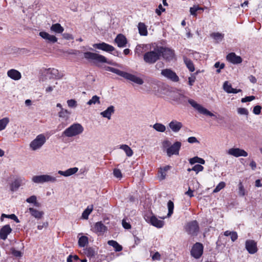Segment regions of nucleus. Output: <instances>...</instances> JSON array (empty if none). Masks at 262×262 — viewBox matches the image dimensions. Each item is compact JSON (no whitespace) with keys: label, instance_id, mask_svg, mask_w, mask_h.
<instances>
[{"label":"nucleus","instance_id":"nucleus-13","mask_svg":"<svg viewBox=\"0 0 262 262\" xmlns=\"http://www.w3.org/2000/svg\"><path fill=\"white\" fill-rule=\"evenodd\" d=\"M245 246L247 250L250 254H254L257 251L256 242L253 240L249 239L246 241Z\"/></svg>","mask_w":262,"mask_h":262},{"label":"nucleus","instance_id":"nucleus-2","mask_svg":"<svg viewBox=\"0 0 262 262\" xmlns=\"http://www.w3.org/2000/svg\"><path fill=\"white\" fill-rule=\"evenodd\" d=\"M182 144L180 142L176 141L172 145L168 140H164L162 143V147L164 150L166 149L167 155L170 157L175 155H178Z\"/></svg>","mask_w":262,"mask_h":262},{"label":"nucleus","instance_id":"nucleus-23","mask_svg":"<svg viewBox=\"0 0 262 262\" xmlns=\"http://www.w3.org/2000/svg\"><path fill=\"white\" fill-rule=\"evenodd\" d=\"M115 113V107L111 105L106 110L100 113V115L108 120L111 119L112 115Z\"/></svg>","mask_w":262,"mask_h":262},{"label":"nucleus","instance_id":"nucleus-20","mask_svg":"<svg viewBox=\"0 0 262 262\" xmlns=\"http://www.w3.org/2000/svg\"><path fill=\"white\" fill-rule=\"evenodd\" d=\"M149 222L152 226L158 228H162L164 225V221L158 219L154 215H152L149 218Z\"/></svg>","mask_w":262,"mask_h":262},{"label":"nucleus","instance_id":"nucleus-12","mask_svg":"<svg viewBox=\"0 0 262 262\" xmlns=\"http://www.w3.org/2000/svg\"><path fill=\"white\" fill-rule=\"evenodd\" d=\"M93 47L98 49L110 53L115 51V48L113 46L103 42L99 43L93 44Z\"/></svg>","mask_w":262,"mask_h":262},{"label":"nucleus","instance_id":"nucleus-1","mask_svg":"<svg viewBox=\"0 0 262 262\" xmlns=\"http://www.w3.org/2000/svg\"><path fill=\"white\" fill-rule=\"evenodd\" d=\"M176 100L180 103H184L188 100L189 103L198 112L202 114L210 117H214L215 115L207 109L203 107L202 105L198 103L195 101L193 99H189L181 94H178L176 97Z\"/></svg>","mask_w":262,"mask_h":262},{"label":"nucleus","instance_id":"nucleus-63","mask_svg":"<svg viewBox=\"0 0 262 262\" xmlns=\"http://www.w3.org/2000/svg\"><path fill=\"white\" fill-rule=\"evenodd\" d=\"M12 253L13 255L16 256V257H20L21 256V253L20 251L16 250L15 249L12 250Z\"/></svg>","mask_w":262,"mask_h":262},{"label":"nucleus","instance_id":"nucleus-21","mask_svg":"<svg viewBox=\"0 0 262 262\" xmlns=\"http://www.w3.org/2000/svg\"><path fill=\"white\" fill-rule=\"evenodd\" d=\"M125 78L139 85H142L144 83L141 78L128 73H127Z\"/></svg>","mask_w":262,"mask_h":262},{"label":"nucleus","instance_id":"nucleus-52","mask_svg":"<svg viewBox=\"0 0 262 262\" xmlns=\"http://www.w3.org/2000/svg\"><path fill=\"white\" fill-rule=\"evenodd\" d=\"M255 99V97L254 96H248L242 99L241 101L242 102H246L251 101L252 100Z\"/></svg>","mask_w":262,"mask_h":262},{"label":"nucleus","instance_id":"nucleus-45","mask_svg":"<svg viewBox=\"0 0 262 262\" xmlns=\"http://www.w3.org/2000/svg\"><path fill=\"white\" fill-rule=\"evenodd\" d=\"M226 186V184L224 182H221L213 190V193H216L220 191L221 189L224 188Z\"/></svg>","mask_w":262,"mask_h":262},{"label":"nucleus","instance_id":"nucleus-35","mask_svg":"<svg viewBox=\"0 0 262 262\" xmlns=\"http://www.w3.org/2000/svg\"><path fill=\"white\" fill-rule=\"evenodd\" d=\"M51 30L56 33H61L63 31L64 29L59 24L57 23L52 25Z\"/></svg>","mask_w":262,"mask_h":262},{"label":"nucleus","instance_id":"nucleus-57","mask_svg":"<svg viewBox=\"0 0 262 262\" xmlns=\"http://www.w3.org/2000/svg\"><path fill=\"white\" fill-rule=\"evenodd\" d=\"M7 218H9V219H10L11 220H13L14 221H15L16 223H19V221L17 217L14 214H12L8 215V217Z\"/></svg>","mask_w":262,"mask_h":262},{"label":"nucleus","instance_id":"nucleus-49","mask_svg":"<svg viewBox=\"0 0 262 262\" xmlns=\"http://www.w3.org/2000/svg\"><path fill=\"white\" fill-rule=\"evenodd\" d=\"M204 169L203 166L201 165L196 164L194 165L192 168V170L195 171L196 173L203 171Z\"/></svg>","mask_w":262,"mask_h":262},{"label":"nucleus","instance_id":"nucleus-40","mask_svg":"<svg viewBox=\"0 0 262 262\" xmlns=\"http://www.w3.org/2000/svg\"><path fill=\"white\" fill-rule=\"evenodd\" d=\"M100 103V97L95 95L92 97V99H91L88 102L87 104L89 105H91L92 104H99Z\"/></svg>","mask_w":262,"mask_h":262},{"label":"nucleus","instance_id":"nucleus-53","mask_svg":"<svg viewBox=\"0 0 262 262\" xmlns=\"http://www.w3.org/2000/svg\"><path fill=\"white\" fill-rule=\"evenodd\" d=\"M261 107L260 105L255 106L254 108L253 112L255 115H259L260 113Z\"/></svg>","mask_w":262,"mask_h":262},{"label":"nucleus","instance_id":"nucleus-30","mask_svg":"<svg viewBox=\"0 0 262 262\" xmlns=\"http://www.w3.org/2000/svg\"><path fill=\"white\" fill-rule=\"evenodd\" d=\"M71 114V113L68 110L61 108V110L58 112V116L62 120L67 121L69 119Z\"/></svg>","mask_w":262,"mask_h":262},{"label":"nucleus","instance_id":"nucleus-9","mask_svg":"<svg viewBox=\"0 0 262 262\" xmlns=\"http://www.w3.org/2000/svg\"><path fill=\"white\" fill-rule=\"evenodd\" d=\"M185 229L188 234L191 235H196L199 230L198 223L196 221L189 222L186 225Z\"/></svg>","mask_w":262,"mask_h":262},{"label":"nucleus","instance_id":"nucleus-4","mask_svg":"<svg viewBox=\"0 0 262 262\" xmlns=\"http://www.w3.org/2000/svg\"><path fill=\"white\" fill-rule=\"evenodd\" d=\"M161 56V49L157 46L153 50L148 51L144 55V60L145 62L152 64L155 63Z\"/></svg>","mask_w":262,"mask_h":262},{"label":"nucleus","instance_id":"nucleus-62","mask_svg":"<svg viewBox=\"0 0 262 262\" xmlns=\"http://www.w3.org/2000/svg\"><path fill=\"white\" fill-rule=\"evenodd\" d=\"M187 141L190 143H194L199 142L197 139L194 137H191L188 138Z\"/></svg>","mask_w":262,"mask_h":262},{"label":"nucleus","instance_id":"nucleus-64","mask_svg":"<svg viewBox=\"0 0 262 262\" xmlns=\"http://www.w3.org/2000/svg\"><path fill=\"white\" fill-rule=\"evenodd\" d=\"M231 239L232 242H234L237 238V234L236 232H232L230 235Z\"/></svg>","mask_w":262,"mask_h":262},{"label":"nucleus","instance_id":"nucleus-61","mask_svg":"<svg viewBox=\"0 0 262 262\" xmlns=\"http://www.w3.org/2000/svg\"><path fill=\"white\" fill-rule=\"evenodd\" d=\"M165 11V9L164 8H163L162 6L161 5V4H160L158 7V9H156V12L158 15H160L161 14V11Z\"/></svg>","mask_w":262,"mask_h":262},{"label":"nucleus","instance_id":"nucleus-46","mask_svg":"<svg viewBox=\"0 0 262 262\" xmlns=\"http://www.w3.org/2000/svg\"><path fill=\"white\" fill-rule=\"evenodd\" d=\"M67 104L69 107L75 108L77 106V101L74 99H70L67 101Z\"/></svg>","mask_w":262,"mask_h":262},{"label":"nucleus","instance_id":"nucleus-56","mask_svg":"<svg viewBox=\"0 0 262 262\" xmlns=\"http://www.w3.org/2000/svg\"><path fill=\"white\" fill-rule=\"evenodd\" d=\"M122 226L123 227L125 228V229H129L131 228V226L129 224V223H127L125 220H122Z\"/></svg>","mask_w":262,"mask_h":262},{"label":"nucleus","instance_id":"nucleus-3","mask_svg":"<svg viewBox=\"0 0 262 262\" xmlns=\"http://www.w3.org/2000/svg\"><path fill=\"white\" fill-rule=\"evenodd\" d=\"M57 177L49 174H43L35 175L32 177L31 181L33 183L37 184H42L44 183H55L58 181Z\"/></svg>","mask_w":262,"mask_h":262},{"label":"nucleus","instance_id":"nucleus-55","mask_svg":"<svg viewBox=\"0 0 262 262\" xmlns=\"http://www.w3.org/2000/svg\"><path fill=\"white\" fill-rule=\"evenodd\" d=\"M39 35L43 39L48 40L50 34L46 32H40Z\"/></svg>","mask_w":262,"mask_h":262},{"label":"nucleus","instance_id":"nucleus-26","mask_svg":"<svg viewBox=\"0 0 262 262\" xmlns=\"http://www.w3.org/2000/svg\"><path fill=\"white\" fill-rule=\"evenodd\" d=\"M45 73L49 78H57L59 77L58 70L54 68L46 70Z\"/></svg>","mask_w":262,"mask_h":262},{"label":"nucleus","instance_id":"nucleus-44","mask_svg":"<svg viewBox=\"0 0 262 262\" xmlns=\"http://www.w3.org/2000/svg\"><path fill=\"white\" fill-rule=\"evenodd\" d=\"M167 207H168V209L167 217H169L173 213V209H174V204H173V203L171 201L169 200L168 202Z\"/></svg>","mask_w":262,"mask_h":262},{"label":"nucleus","instance_id":"nucleus-54","mask_svg":"<svg viewBox=\"0 0 262 262\" xmlns=\"http://www.w3.org/2000/svg\"><path fill=\"white\" fill-rule=\"evenodd\" d=\"M197 9H196V8L195 7V5H194L192 7H191L190 8V13L191 14V15L194 16H196L197 15V13H196V12H197Z\"/></svg>","mask_w":262,"mask_h":262},{"label":"nucleus","instance_id":"nucleus-15","mask_svg":"<svg viewBox=\"0 0 262 262\" xmlns=\"http://www.w3.org/2000/svg\"><path fill=\"white\" fill-rule=\"evenodd\" d=\"M106 230L107 227L101 222L95 223L92 228V230L93 232L100 235L103 234Z\"/></svg>","mask_w":262,"mask_h":262},{"label":"nucleus","instance_id":"nucleus-60","mask_svg":"<svg viewBox=\"0 0 262 262\" xmlns=\"http://www.w3.org/2000/svg\"><path fill=\"white\" fill-rule=\"evenodd\" d=\"M198 159H199L198 157H195L192 158H190L189 160V161L190 164L192 165L196 163H198V161H199Z\"/></svg>","mask_w":262,"mask_h":262},{"label":"nucleus","instance_id":"nucleus-31","mask_svg":"<svg viewBox=\"0 0 262 262\" xmlns=\"http://www.w3.org/2000/svg\"><path fill=\"white\" fill-rule=\"evenodd\" d=\"M119 148L123 150L127 157H130L133 154V150L131 149V148L126 144H122L119 146Z\"/></svg>","mask_w":262,"mask_h":262},{"label":"nucleus","instance_id":"nucleus-48","mask_svg":"<svg viewBox=\"0 0 262 262\" xmlns=\"http://www.w3.org/2000/svg\"><path fill=\"white\" fill-rule=\"evenodd\" d=\"M245 189H244V186L242 182H240L238 184V194L240 196H244L245 195Z\"/></svg>","mask_w":262,"mask_h":262},{"label":"nucleus","instance_id":"nucleus-6","mask_svg":"<svg viewBox=\"0 0 262 262\" xmlns=\"http://www.w3.org/2000/svg\"><path fill=\"white\" fill-rule=\"evenodd\" d=\"M46 142V138L44 134L37 135L30 143L29 146L32 150L35 151L40 149Z\"/></svg>","mask_w":262,"mask_h":262},{"label":"nucleus","instance_id":"nucleus-47","mask_svg":"<svg viewBox=\"0 0 262 262\" xmlns=\"http://www.w3.org/2000/svg\"><path fill=\"white\" fill-rule=\"evenodd\" d=\"M113 73H114L117 74L118 75H119L124 78H125L126 75L127 73V72L121 71H120L118 69H115V68H114Z\"/></svg>","mask_w":262,"mask_h":262},{"label":"nucleus","instance_id":"nucleus-8","mask_svg":"<svg viewBox=\"0 0 262 262\" xmlns=\"http://www.w3.org/2000/svg\"><path fill=\"white\" fill-rule=\"evenodd\" d=\"M226 153L229 155L236 158L239 157H246L248 155L247 152L245 150L237 147L230 148L226 151Z\"/></svg>","mask_w":262,"mask_h":262},{"label":"nucleus","instance_id":"nucleus-32","mask_svg":"<svg viewBox=\"0 0 262 262\" xmlns=\"http://www.w3.org/2000/svg\"><path fill=\"white\" fill-rule=\"evenodd\" d=\"M25 181V179H18L14 181L11 185V189L12 191H16L20 186L21 183Z\"/></svg>","mask_w":262,"mask_h":262},{"label":"nucleus","instance_id":"nucleus-43","mask_svg":"<svg viewBox=\"0 0 262 262\" xmlns=\"http://www.w3.org/2000/svg\"><path fill=\"white\" fill-rule=\"evenodd\" d=\"M9 122L8 118H4L0 120V130L4 129Z\"/></svg>","mask_w":262,"mask_h":262},{"label":"nucleus","instance_id":"nucleus-29","mask_svg":"<svg viewBox=\"0 0 262 262\" xmlns=\"http://www.w3.org/2000/svg\"><path fill=\"white\" fill-rule=\"evenodd\" d=\"M223 89L225 91L228 93H233L236 94L239 92H241V90L235 89L232 88L231 84L228 81H225L223 84Z\"/></svg>","mask_w":262,"mask_h":262},{"label":"nucleus","instance_id":"nucleus-18","mask_svg":"<svg viewBox=\"0 0 262 262\" xmlns=\"http://www.w3.org/2000/svg\"><path fill=\"white\" fill-rule=\"evenodd\" d=\"M171 166L169 165H166L163 167L159 168L158 172V178L159 180L162 181L164 180L167 176V171L170 170Z\"/></svg>","mask_w":262,"mask_h":262},{"label":"nucleus","instance_id":"nucleus-42","mask_svg":"<svg viewBox=\"0 0 262 262\" xmlns=\"http://www.w3.org/2000/svg\"><path fill=\"white\" fill-rule=\"evenodd\" d=\"M184 62L187 67V68L189 70L190 72H193L195 70L194 65L192 62L189 59L187 58H184Z\"/></svg>","mask_w":262,"mask_h":262},{"label":"nucleus","instance_id":"nucleus-50","mask_svg":"<svg viewBox=\"0 0 262 262\" xmlns=\"http://www.w3.org/2000/svg\"><path fill=\"white\" fill-rule=\"evenodd\" d=\"M237 113L240 115H248V111L247 109L243 107L237 108Z\"/></svg>","mask_w":262,"mask_h":262},{"label":"nucleus","instance_id":"nucleus-16","mask_svg":"<svg viewBox=\"0 0 262 262\" xmlns=\"http://www.w3.org/2000/svg\"><path fill=\"white\" fill-rule=\"evenodd\" d=\"M168 126L173 132L178 133L183 127V124L181 122L178 121L176 120H172L168 124Z\"/></svg>","mask_w":262,"mask_h":262},{"label":"nucleus","instance_id":"nucleus-25","mask_svg":"<svg viewBox=\"0 0 262 262\" xmlns=\"http://www.w3.org/2000/svg\"><path fill=\"white\" fill-rule=\"evenodd\" d=\"M115 42L120 48H123L126 46L127 40L126 37L122 34H119L117 36L115 39Z\"/></svg>","mask_w":262,"mask_h":262},{"label":"nucleus","instance_id":"nucleus-17","mask_svg":"<svg viewBox=\"0 0 262 262\" xmlns=\"http://www.w3.org/2000/svg\"><path fill=\"white\" fill-rule=\"evenodd\" d=\"M150 49V45H138L136 46L135 53L138 56H141L142 53H146Z\"/></svg>","mask_w":262,"mask_h":262},{"label":"nucleus","instance_id":"nucleus-22","mask_svg":"<svg viewBox=\"0 0 262 262\" xmlns=\"http://www.w3.org/2000/svg\"><path fill=\"white\" fill-rule=\"evenodd\" d=\"M227 59L233 64H238L242 62V58L234 53H230L227 56Z\"/></svg>","mask_w":262,"mask_h":262},{"label":"nucleus","instance_id":"nucleus-58","mask_svg":"<svg viewBox=\"0 0 262 262\" xmlns=\"http://www.w3.org/2000/svg\"><path fill=\"white\" fill-rule=\"evenodd\" d=\"M48 40L49 42L54 43L57 41V38L54 35H50Z\"/></svg>","mask_w":262,"mask_h":262},{"label":"nucleus","instance_id":"nucleus-34","mask_svg":"<svg viewBox=\"0 0 262 262\" xmlns=\"http://www.w3.org/2000/svg\"><path fill=\"white\" fill-rule=\"evenodd\" d=\"M139 32L141 35L146 36L147 34L146 26L144 23H139L138 24Z\"/></svg>","mask_w":262,"mask_h":262},{"label":"nucleus","instance_id":"nucleus-14","mask_svg":"<svg viewBox=\"0 0 262 262\" xmlns=\"http://www.w3.org/2000/svg\"><path fill=\"white\" fill-rule=\"evenodd\" d=\"M161 49V55L163 57L168 61L172 60L174 57L173 51L169 49L160 47Z\"/></svg>","mask_w":262,"mask_h":262},{"label":"nucleus","instance_id":"nucleus-36","mask_svg":"<svg viewBox=\"0 0 262 262\" xmlns=\"http://www.w3.org/2000/svg\"><path fill=\"white\" fill-rule=\"evenodd\" d=\"M110 246H112L115 250L116 251L119 252L122 250V247L116 241L111 240L107 242Z\"/></svg>","mask_w":262,"mask_h":262},{"label":"nucleus","instance_id":"nucleus-33","mask_svg":"<svg viewBox=\"0 0 262 262\" xmlns=\"http://www.w3.org/2000/svg\"><path fill=\"white\" fill-rule=\"evenodd\" d=\"M210 36L214 39L216 42L221 41L224 37V34L219 32H214L210 34Z\"/></svg>","mask_w":262,"mask_h":262},{"label":"nucleus","instance_id":"nucleus-38","mask_svg":"<svg viewBox=\"0 0 262 262\" xmlns=\"http://www.w3.org/2000/svg\"><path fill=\"white\" fill-rule=\"evenodd\" d=\"M26 202L28 203L33 204L34 206L36 207H39L40 205L39 203L37 201V197L34 195H31L27 198Z\"/></svg>","mask_w":262,"mask_h":262},{"label":"nucleus","instance_id":"nucleus-27","mask_svg":"<svg viewBox=\"0 0 262 262\" xmlns=\"http://www.w3.org/2000/svg\"><path fill=\"white\" fill-rule=\"evenodd\" d=\"M28 211L30 214L37 220L41 219L43 214L44 212L42 211H39L34 208L30 207L28 209Z\"/></svg>","mask_w":262,"mask_h":262},{"label":"nucleus","instance_id":"nucleus-41","mask_svg":"<svg viewBox=\"0 0 262 262\" xmlns=\"http://www.w3.org/2000/svg\"><path fill=\"white\" fill-rule=\"evenodd\" d=\"M88 244V238L85 236H81L78 240V244L80 247H84Z\"/></svg>","mask_w":262,"mask_h":262},{"label":"nucleus","instance_id":"nucleus-59","mask_svg":"<svg viewBox=\"0 0 262 262\" xmlns=\"http://www.w3.org/2000/svg\"><path fill=\"white\" fill-rule=\"evenodd\" d=\"M161 255L158 252H156L152 256V259L154 260H159L160 259Z\"/></svg>","mask_w":262,"mask_h":262},{"label":"nucleus","instance_id":"nucleus-39","mask_svg":"<svg viewBox=\"0 0 262 262\" xmlns=\"http://www.w3.org/2000/svg\"><path fill=\"white\" fill-rule=\"evenodd\" d=\"M93 209V206H88L86 209L83 212L82 214V217L83 219H88L89 217V215L92 212Z\"/></svg>","mask_w":262,"mask_h":262},{"label":"nucleus","instance_id":"nucleus-51","mask_svg":"<svg viewBox=\"0 0 262 262\" xmlns=\"http://www.w3.org/2000/svg\"><path fill=\"white\" fill-rule=\"evenodd\" d=\"M114 175L117 178H122V173L120 170L118 169H115L113 171Z\"/></svg>","mask_w":262,"mask_h":262},{"label":"nucleus","instance_id":"nucleus-37","mask_svg":"<svg viewBox=\"0 0 262 262\" xmlns=\"http://www.w3.org/2000/svg\"><path fill=\"white\" fill-rule=\"evenodd\" d=\"M152 127L157 132H164L166 130V126L162 123H156L153 125Z\"/></svg>","mask_w":262,"mask_h":262},{"label":"nucleus","instance_id":"nucleus-24","mask_svg":"<svg viewBox=\"0 0 262 262\" xmlns=\"http://www.w3.org/2000/svg\"><path fill=\"white\" fill-rule=\"evenodd\" d=\"M78 170V168L77 167H73L69 168L65 171L58 170L57 173L61 176L68 177L76 173Z\"/></svg>","mask_w":262,"mask_h":262},{"label":"nucleus","instance_id":"nucleus-28","mask_svg":"<svg viewBox=\"0 0 262 262\" xmlns=\"http://www.w3.org/2000/svg\"><path fill=\"white\" fill-rule=\"evenodd\" d=\"M7 75L10 78L15 80H19L21 77L20 73L15 69L9 70L7 72Z\"/></svg>","mask_w":262,"mask_h":262},{"label":"nucleus","instance_id":"nucleus-10","mask_svg":"<svg viewBox=\"0 0 262 262\" xmlns=\"http://www.w3.org/2000/svg\"><path fill=\"white\" fill-rule=\"evenodd\" d=\"M161 75L172 81L177 82L179 79L176 73L169 69L162 70Z\"/></svg>","mask_w":262,"mask_h":262},{"label":"nucleus","instance_id":"nucleus-7","mask_svg":"<svg viewBox=\"0 0 262 262\" xmlns=\"http://www.w3.org/2000/svg\"><path fill=\"white\" fill-rule=\"evenodd\" d=\"M84 57L87 59L95 60L98 62L112 64L110 61H107V59L105 57L97 53L90 52H85L84 53Z\"/></svg>","mask_w":262,"mask_h":262},{"label":"nucleus","instance_id":"nucleus-19","mask_svg":"<svg viewBox=\"0 0 262 262\" xmlns=\"http://www.w3.org/2000/svg\"><path fill=\"white\" fill-rule=\"evenodd\" d=\"M11 231L12 229L10 225H6L4 226L0 230V238L5 240L7 238L8 235L9 234Z\"/></svg>","mask_w":262,"mask_h":262},{"label":"nucleus","instance_id":"nucleus-5","mask_svg":"<svg viewBox=\"0 0 262 262\" xmlns=\"http://www.w3.org/2000/svg\"><path fill=\"white\" fill-rule=\"evenodd\" d=\"M83 127L78 123H74L66 129L62 133L63 136L67 137H72L82 133Z\"/></svg>","mask_w":262,"mask_h":262},{"label":"nucleus","instance_id":"nucleus-11","mask_svg":"<svg viewBox=\"0 0 262 262\" xmlns=\"http://www.w3.org/2000/svg\"><path fill=\"white\" fill-rule=\"evenodd\" d=\"M203 251V246L202 244L196 243L192 247L191 254V255L195 258H199L202 254Z\"/></svg>","mask_w":262,"mask_h":262}]
</instances>
